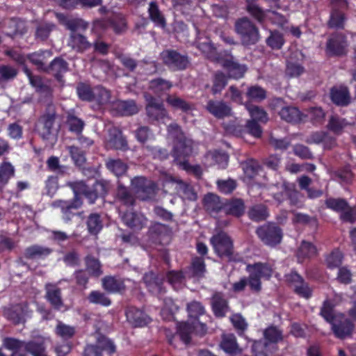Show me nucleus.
Returning <instances> with one entry per match:
<instances>
[{
  "label": "nucleus",
  "mask_w": 356,
  "mask_h": 356,
  "mask_svg": "<svg viewBox=\"0 0 356 356\" xmlns=\"http://www.w3.org/2000/svg\"><path fill=\"white\" fill-rule=\"evenodd\" d=\"M15 170L8 161H3L0 164V191L2 192L9 180L14 177Z\"/></svg>",
  "instance_id": "43"
},
{
  "label": "nucleus",
  "mask_w": 356,
  "mask_h": 356,
  "mask_svg": "<svg viewBox=\"0 0 356 356\" xmlns=\"http://www.w3.org/2000/svg\"><path fill=\"white\" fill-rule=\"evenodd\" d=\"M171 230L168 225L156 222L148 230L149 240L155 244L164 245L170 241Z\"/></svg>",
  "instance_id": "15"
},
{
  "label": "nucleus",
  "mask_w": 356,
  "mask_h": 356,
  "mask_svg": "<svg viewBox=\"0 0 356 356\" xmlns=\"http://www.w3.org/2000/svg\"><path fill=\"white\" fill-rule=\"evenodd\" d=\"M246 10L248 14L259 24L264 23L266 17V12L255 1L246 3Z\"/></svg>",
  "instance_id": "52"
},
{
  "label": "nucleus",
  "mask_w": 356,
  "mask_h": 356,
  "mask_svg": "<svg viewBox=\"0 0 356 356\" xmlns=\"http://www.w3.org/2000/svg\"><path fill=\"white\" fill-rule=\"evenodd\" d=\"M30 309L27 303H16L2 307V315L15 325L24 324Z\"/></svg>",
  "instance_id": "7"
},
{
  "label": "nucleus",
  "mask_w": 356,
  "mask_h": 356,
  "mask_svg": "<svg viewBox=\"0 0 356 356\" xmlns=\"http://www.w3.org/2000/svg\"><path fill=\"white\" fill-rule=\"evenodd\" d=\"M57 117L54 106L48 104L36 124L37 131L42 140H49L57 134L60 128V125L56 122Z\"/></svg>",
  "instance_id": "2"
},
{
  "label": "nucleus",
  "mask_w": 356,
  "mask_h": 356,
  "mask_svg": "<svg viewBox=\"0 0 356 356\" xmlns=\"http://www.w3.org/2000/svg\"><path fill=\"white\" fill-rule=\"evenodd\" d=\"M223 67L227 72V77L235 80L244 77L248 71L245 64H241L233 58L225 59L223 62Z\"/></svg>",
  "instance_id": "22"
},
{
  "label": "nucleus",
  "mask_w": 356,
  "mask_h": 356,
  "mask_svg": "<svg viewBox=\"0 0 356 356\" xmlns=\"http://www.w3.org/2000/svg\"><path fill=\"white\" fill-rule=\"evenodd\" d=\"M281 119L292 124H297L301 122L302 113L295 106H286L282 108L278 112Z\"/></svg>",
  "instance_id": "37"
},
{
  "label": "nucleus",
  "mask_w": 356,
  "mask_h": 356,
  "mask_svg": "<svg viewBox=\"0 0 356 356\" xmlns=\"http://www.w3.org/2000/svg\"><path fill=\"white\" fill-rule=\"evenodd\" d=\"M221 349L227 354L234 355L240 352L236 338L234 334H223L220 343Z\"/></svg>",
  "instance_id": "39"
},
{
  "label": "nucleus",
  "mask_w": 356,
  "mask_h": 356,
  "mask_svg": "<svg viewBox=\"0 0 356 356\" xmlns=\"http://www.w3.org/2000/svg\"><path fill=\"white\" fill-rule=\"evenodd\" d=\"M266 44L272 49H281L285 42L284 35L279 31H270L269 36L266 40Z\"/></svg>",
  "instance_id": "57"
},
{
  "label": "nucleus",
  "mask_w": 356,
  "mask_h": 356,
  "mask_svg": "<svg viewBox=\"0 0 356 356\" xmlns=\"http://www.w3.org/2000/svg\"><path fill=\"white\" fill-rule=\"evenodd\" d=\"M18 74V70L9 65H0V86L3 87L13 81Z\"/></svg>",
  "instance_id": "49"
},
{
  "label": "nucleus",
  "mask_w": 356,
  "mask_h": 356,
  "mask_svg": "<svg viewBox=\"0 0 356 356\" xmlns=\"http://www.w3.org/2000/svg\"><path fill=\"white\" fill-rule=\"evenodd\" d=\"M212 312L216 318H222L226 316L229 311L228 300L222 292L216 291L211 298Z\"/></svg>",
  "instance_id": "19"
},
{
  "label": "nucleus",
  "mask_w": 356,
  "mask_h": 356,
  "mask_svg": "<svg viewBox=\"0 0 356 356\" xmlns=\"http://www.w3.org/2000/svg\"><path fill=\"white\" fill-rule=\"evenodd\" d=\"M51 56L52 52L50 50L40 49L29 54L27 56V58L32 64L35 65L39 70L44 72L47 65L45 64V62Z\"/></svg>",
  "instance_id": "34"
},
{
  "label": "nucleus",
  "mask_w": 356,
  "mask_h": 356,
  "mask_svg": "<svg viewBox=\"0 0 356 356\" xmlns=\"http://www.w3.org/2000/svg\"><path fill=\"white\" fill-rule=\"evenodd\" d=\"M172 87V83L162 78H156L149 81V88L157 96L160 97L168 92Z\"/></svg>",
  "instance_id": "42"
},
{
  "label": "nucleus",
  "mask_w": 356,
  "mask_h": 356,
  "mask_svg": "<svg viewBox=\"0 0 356 356\" xmlns=\"http://www.w3.org/2000/svg\"><path fill=\"white\" fill-rule=\"evenodd\" d=\"M346 37L342 33H334L326 42V53L330 56H342L347 53Z\"/></svg>",
  "instance_id": "10"
},
{
  "label": "nucleus",
  "mask_w": 356,
  "mask_h": 356,
  "mask_svg": "<svg viewBox=\"0 0 356 356\" xmlns=\"http://www.w3.org/2000/svg\"><path fill=\"white\" fill-rule=\"evenodd\" d=\"M88 232L92 235H97L102 229L103 223L100 214L97 213H90L86 221Z\"/></svg>",
  "instance_id": "51"
},
{
  "label": "nucleus",
  "mask_w": 356,
  "mask_h": 356,
  "mask_svg": "<svg viewBox=\"0 0 356 356\" xmlns=\"http://www.w3.org/2000/svg\"><path fill=\"white\" fill-rule=\"evenodd\" d=\"M159 56L163 64L171 71L185 70L190 64L188 56L181 54L175 49H164L160 53Z\"/></svg>",
  "instance_id": "6"
},
{
  "label": "nucleus",
  "mask_w": 356,
  "mask_h": 356,
  "mask_svg": "<svg viewBox=\"0 0 356 356\" xmlns=\"http://www.w3.org/2000/svg\"><path fill=\"white\" fill-rule=\"evenodd\" d=\"M249 218L255 222L265 220L268 217L267 207L263 204H255L248 211Z\"/></svg>",
  "instance_id": "50"
},
{
  "label": "nucleus",
  "mask_w": 356,
  "mask_h": 356,
  "mask_svg": "<svg viewBox=\"0 0 356 356\" xmlns=\"http://www.w3.org/2000/svg\"><path fill=\"white\" fill-rule=\"evenodd\" d=\"M24 349L33 356H47L45 343L42 339L25 342Z\"/></svg>",
  "instance_id": "46"
},
{
  "label": "nucleus",
  "mask_w": 356,
  "mask_h": 356,
  "mask_svg": "<svg viewBox=\"0 0 356 356\" xmlns=\"http://www.w3.org/2000/svg\"><path fill=\"white\" fill-rule=\"evenodd\" d=\"M264 337L268 344H276L283 340L282 331L275 325H270L266 327L264 331Z\"/></svg>",
  "instance_id": "58"
},
{
  "label": "nucleus",
  "mask_w": 356,
  "mask_h": 356,
  "mask_svg": "<svg viewBox=\"0 0 356 356\" xmlns=\"http://www.w3.org/2000/svg\"><path fill=\"white\" fill-rule=\"evenodd\" d=\"M205 209L210 213H218L224 210L225 203L222 202L218 195L213 193L207 194L203 199Z\"/></svg>",
  "instance_id": "36"
},
{
  "label": "nucleus",
  "mask_w": 356,
  "mask_h": 356,
  "mask_svg": "<svg viewBox=\"0 0 356 356\" xmlns=\"http://www.w3.org/2000/svg\"><path fill=\"white\" fill-rule=\"evenodd\" d=\"M330 13L327 26L329 29L343 30L347 20L346 11L349 8L348 0H330Z\"/></svg>",
  "instance_id": "4"
},
{
  "label": "nucleus",
  "mask_w": 356,
  "mask_h": 356,
  "mask_svg": "<svg viewBox=\"0 0 356 356\" xmlns=\"http://www.w3.org/2000/svg\"><path fill=\"white\" fill-rule=\"evenodd\" d=\"M334 307L335 305L330 300H324L321 307L320 315L330 324L337 318L334 315Z\"/></svg>",
  "instance_id": "59"
},
{
  "label": "nucleus",
  "mask_w": 356,
  "mask_h": 356,
  "mask_svg": "<svg viewBox=\"0 0 356 356\" xmlns=\"http://www.w3.org/2000/svg\"><path fill=\"white\" fill-rule=\"evenodd\" d=\"M146 113L149 120L153 121L163 120L168 117V112L163 104L159 102L155 97H150L147 99Z\"/></svg>",
  "instance_id": "18"
},
{
  "label": "nucleus",
  "mask_w": 356,
  "mask_h": 356,
  "mask_svg": "<svg viewBox=\"0 0 356 356\" xmlns=\"http://www.w3.org/2000/svg\"><path fill=\"white\" fill-rule=\"evenodd\" d=\"M166 102L174 109L180 110L182 112L187 113L191 110V106L188 102L175 95H168Z\"/></svg>",
  "instance_id": "63"
},
{
  "label": "nucleus",
  "mask_w": 356,
  "mask_h": 356,
  "mask_svg": "<svg viewBox=\"0 0 356 356\" xmlns=\"http://www.w3.org/2000/svg\"><path fill=\"white\" fill-rule=\"evenodd\" d=\"M168 132L173 141L172 156L183 168L191 172L195 177L200 179L203 172L199 165H192L186 160L193 152V141L187 138L181 127L177 123H171L168 127Z\"/></svg>",
  "instance_id": "1"
},
{
  "label": "nucleus",
  "mask_w": 356,
  "mask_h": 356,
  "mask_svg": "<svg viewBox=\"0 0 356 356\" xmlns=\"http://www.w3.org/2000/svg\"><path fill=\"white\" fill-rule=\"evenodd\" d=\"M235 31L239 36L244 46L253 45L258 42L260 38L259 29L247 17L238 19L234 24Z\"/></svg>",
  "instance_id": "3"
},
{
  "label": "nucleus",
  "mask_w": 356,
  "mask_h": 356,
  "mask_svg": "<svg viewBox=\"0 0 356 356\" xmlns=\"http://www.w3.org/2000/svg\"><path fill=\"white\" fill-rule=\"evenodd\" d=\"M103 289L111 293H123L126 290L124 280L114 276H105L102 279Z\"/></svg>",
  "instance_id": "30"
},
{
  "label": "nucleus",
  "mask_w": 356,
  "mask_h": 356,
  "mask_svg": "<svg viewBox=\"0 0 356 356\" xmlns=\"http://www.w3.org/2000/svg\"><path fill=\"white\" fill-rule=\"evenodd\" d=\"M68 71V63L62 57L58 56L47 65L44 72L52 74L57 81L61 83L63 81L64 74Z\"/></svg>",
  "instance_id": "17"
},
{
  "label": "nucleus",
  "mask_w": 356,
  "mask_h": 356,
  "mask_svg": "<svg viewBox=\"0 0 356 356\" xmlns=\"http://www.w3.org/2000/svg\"><path fill=\"white\" fill-rule=\"evenodd\" d=\"M79 98L85 102H92L94 100V88L85 83H79L76 86Z\"/></svg>",
  "instance_id": "64"
},
{
  "label": "nucleus",
  "mask_w": 356,
  "mask_h": 356,
  "mask_svg": "<svg viewBox=\"0 0 356 356\" xmlns=\"http://www.w3.org/2000/svg\"><path fill=\"white\" fill-rule=\"evenodd\" d=\"M246 96L250 101L261 102L267 97L266 90L259 85L250 86L246 91Z\"/></svg>",
  "instance_id": "56"
},
{
  "label": "nucleus",
  "mask_w": 356,
  "mask_h": 356,
  "mask_svg": "<svg viewBox=\"0 0 356 356\" xmlns=\"http://www.w3.org/2000/svg\"><path fill=\"white\" fill-rule=\"evenodd\" d=\"M343 257V253L339 248L333 249L325 256V261L327 268L334 270L341 267Z\"/></svg>",
  "instance_id": "44"
},
{
  "label": "nucleus",
  "mask_w": 356,
  "mask_h": 356,
  "mask_svg": "<svg viewBox=\"0 0 356 356\" xmlns=\"http://www.w3.org/2000/svg\"><path fill=\"white\" fill-rule=\"evenodd\" d=\"M316 254V247L311 242L302 241L298 249L296 257L299 263H303L306 259H311Z\"/></svg>",
  "instance_id": "38"
},
{
  "label": "nucleus",
  "mask_w": 356,
  "mask_h": 356,
  "mask_svg": "<svg viewBox=\"0 0 356 356\" xmlns=\"http://www.w3.org/2000/svg\"><path fill=\"white\" fill-rule=\"evenodd\" d=\"M23 72L28 77L30 84L35 89L37 92L45 94L51 93L50 86L44 83L43 79L40 76L33 75L27 66H24Z\"/></svg>",
  "instance_id": "32"
},
{
  "label": "nucleus",
  "mask_w": 356,
  "mask_h": 356,
  "mask_svg": "<svg viewBox=\"0 0 356 356\" xmlns=\"http://www.w3.org/2000/svg\"><path fill=\"white\" fill-rule=\"evenodd\" d=\"M247 272L252 271L256 273L261 279L270 280L273 274V268L272 265L267 262H255L249 264L245 268Z\"/></svg>",
  "instance_id": "27"
},
{
  "label": "nucleus",
  "mask_w": 356,
  "mask_h": 356,
  "mask_svg": "<svg viewBox=\"0 0 356 356\" xmlns=\"http://www.w3.org/2000/svg\"><path fill=\"white\" fill-rule=\"evenodd\" d=\"M245 107L252 118L250 120H255V122L261 123L267 122L268 120V114L263 108L254 105L250 102H245Z\"/></svg>",
  "instance_id": "41"
},
{
  "label": "nucleus",
  "mask_w": 356,
  "mask_h": 356,
  "mask_svg": "<svg viewBox=\"0 0 356 356\" xmlns=\"http://www.w3.org/2000/svg\"><path fill=\"white\" fill-rule=\"evenodd\" d=\"M83 202L81 198L77 193H75L74 197L70 200H56L53 202V206L60 208L63 213V218L65 222L70 221L76 215L75 211L79 209Z\"/></svg>",
  "instance_id": "11"
},
{
  "label": "nucleus",
  "mask_w": 356,
  "mask_h": 356,
  "mask_svg": "<svg viewBox=\"0 0 356 356\" xmlns=\"http://www.w3.org/2000/svg\"><path fill=\"white\" fill-rule=\"evenodd\" d=\"M210 243L218 257L229 261H234V242L227 233L218 232L210 238Z\"/></svg>",
  "instance_id": "5"
},
{
  "label": "nucleus",
  "mask_w": 356,
  "mask_h": 356,
  "mask_svg": "<svg viewBox=\"0 0 356 356\" xmlns=\"http://www.w3.org/2000/svg\"><path fill=\"white\" fill-rule=\"evenodd\" d=\"M66 124L69 131L77 136L81 134L85 127L84 121L72 113H69L67 115Z\"/></svg>",
  "instance_id": "54"
},
{
  "label": "nucleus",
  "mask_w": 356,
  "mask_h": 356,
  "mask_svg": "<svg viewBox=\"0 0 356 356\" xmlns=\"http://www.w3.org/2000/svg\"><path fill=\"white\" fill-rule=\"evenodd\" d=\"M87 299L90 303L103 307H108L111 305V300L104 293L99 291H92L88 294Z\"/></svg>",
  "instance_id": "62"
},
{
  "label": "nucleus",
  "mask_w": 356,
  "mask_h": 356,
  "mask_svg": "<svg viewBox=\"0 0 356 356\" xmlns=\"http://www.w3.org/2000/svg\"><path fill=\"white\" fill-rule=\"evenodd\" d=\"M68 45L78 53H83L92 47L87 38L76 32L71 33Z\"/></svg>",
  "instance_id": "29"
},
{
  "label": "nucleus",
  "mask_w": 356,
  "mask_h": 356,
  "mask_svg": "<svg viewBox=\"0 0 356 356\" xmlns=\"http://www.w3.org/2000/svg\"><path fill=\"white\" fill-rule=\"evenodd\" d=\"M108 145L115 149L126 151L129 149V145L126 137L122 134V131L116 127L110 129Z\"/></svg>",
  "instance_id": "26"
},
{
  "label": "nucleus",
  "mask_w": 356,
  "mask_h": 356,
  "mask_svg": "<svg viewBox=\"0 0 356 356\" xmlns=\"http://www.w3.org/2000/svg\"><path fill=\"white\" fill-rule=\"evenodd\" d=\"M116 200L127 207H132L135 204V198L128 188L125 187L120 181L118 182L116 191Z\"/></svg>",
  "instance_id": "40"
},
{
  "label": "nucleus",
  "mask_w": 356,
  "mask_h": 356,
  "mask_svg": "<svg viewBox=\"0 0 356 356\" xmlns=\"http://www.w3.org/2000/svg\"><path fill=\"white\" fill-rule=\"evenodd\" d=\"M224 212L226 215L240 218L244 214L245 204L241 198H234L225 203Z\"/></svg>",
  "instance_id": "35"
},
{
  "label": "nucleus",
  "mask_w": 356,
  "mask_h": 356,
  "mask_svg": "<svg viewBox=\"0 0 356 356\" xmlns=\"http://www.w3.org/2000/svg\"><path fill=\"white\" fill-rule=\"evenodd\" d=\"M207 111L217 119L232 115V107L223 100L210 99L206 105Z\"/></svg>",
  "instance_id": "20"
},
{
  "label": "nucleus",
  "mask_w": 356,
  "mask_h": 356,
  "mask_svg": "<svg viewBox=\"0 0 356 356\" xmlns=\"http://www.w3.org/2000/svg\"><path fill=\"white\" fill-rule=\"evenodd\" d=\"M53 250L48 247L39 245H33L27 247L24 251V257L26 259H45Z\"/></svg>",
  "instance_id": "33"
},
{
  "label": "nucleus",
  "mask_w": 356,
  "mask_h": 356,
  "mask_svg": "<svg viewBox=\"0 0 356 356\" xmlns=\"http://www.w3.org/2000/svg\"><path fill=\"white\" fill-rule=\"evenodd\" d=\"M122 220L127 227L136 229H141L147 222V218L144 215L132 211H125Z\"/></svg>",
  "instance_id": "24"
},
{
  "label": "nucleus",
  "mask_w": 356,
  "mask_h": 356,
  "mask_svg": "<svg viewBox=\"0 0 356 356\" xmlns=\"http://www.w3.org/2000/svg\"><path fill=\"white\" fill-rule=\"evenodd\" d=\"M131 185L143 200L152 198L155 194L156 184L143 177H136L131 179Z\"/></svg>",
  "instance_id": "12"
},
{
  "label": "nucleus",
  "mask_w": 356,
  "mask_h": 356,
  "mask_svg": "<svg viewBox=\"0 0 356 356\" xmlns=\"http://www.w3.org/2000/svg\"><path fill=\"white\" fill-rule=\"evenodd\" d=\"M348 123L345 118H341L337 115H332L328 120L327 129L334 134L339 136L343 133L344 128Z\"/></svg>",
  "instance_id": "45"
},
{
  "label": "nucleus",
  "mask_w": 356,
  "mask_h": 356,
  "mask_svg": "<svg viewBox=\"0 0 356 356\" xmlns=\"http://www.w3.org/2000/svg\"><path fill=\"white\" fill-rule=\"evenodd\" d=\"M95 25L102 29L111 28L115 34H121L127 29L126 19L121 15H114L106 21H97Z\"/></svg>",
  "instance_id": "21"
},
{
  "label": "nucleus",
  "mask_w": 356,
  "mask_h": 356,
  "mask_svg": "<svg viewBox=\"0 0 356 356\" xmlns=\"http://www.w3.org/2000/svg\"><path fill=\"white\" fill-rule=\"evenodd\" d=\"M190 270L193 277L197 278L203 277L206 273L204 259L202 257H195L192 258Z\"/></svg>",
  "instance_id": "55"
},
{
  "label": "nucleus",
  "mask_w": 356,
  "mask_h": 356,
  "mask_svg": "<svg viewBox=\"0 0 356 356\" xmlns=\"http://www.w3.org/2000/svg\"><path fill=\"white\" fill-rule=\"evenodd\" d=\"M310 143H322L324 149H331L337 145V139L326 131H316L311 134Z\"/></svg>",
  "instance_id": "31"
},
{
  "label": "nucleus",
  "mask_w": 356,
  "mask_h": 356,
  "mask_svg": "<svg viewBox=\"0 0 356 356\" xmlns=\"http://www.w3.org/2000/svg\"><path fill=\"white\" fill-rule=\"evenodd\" d=\"M331 101L337 106H345L350 104V97L348 89L345 86H334L330 89Z\"/></svg>",
  "instance_id": "25"
},
{
  "label": "nucleus",
  "mask_w": 356,
  "mask_h": 356,
  "mask_svg": "<svg viewBox=\"0 0 356 356\" xmlns=\"http://www.w3.org/2000/svg\"><path fill=\"white\" fill-rule=\"evenodd\" d=\"M85 264L86 271L91 277H99L102 273V264L99 260L91 254L86 256Z\"/></svg>",
  "instance_id": "47"
},
{
  "label": "nucleus",
  "mask_w": 356,
  "mask_h": 356,
  "mask_svg": "<svg viewBox=\"0 0 356 356\" xmlns=\"http://www.w3.org/2000/svg\"><path fill=\"white\" fill-rule=\"evenodd\" d=\"M127 322L134 327H143L152 322V318L143 310L134 306H128L125 309Z\"/></svg>",
  "instance_id": "14"
},
{
  "label": "nucleus",
  "mask_w": 356,
  "mask_h": 356,
  "mask_svg": "<svg viewBox=\"0 0 356 356\" xmlns=\"http://www.w3.org/2000/svg\"><path fill=\"white\" fill-rule=\"evenodd\" d=\"M330 325L334 335L339 339L352 337L355 329L354 323L343 314H340Z\"/></svg>",
  "instance_id": "13"
},
{
  "label": "nucleus",
  "mask_w": 356,
  "mask_h": 356,
  "mask_svg": "<svg viewBox=\"0 0 356 356\" xmlns=\"http://www.w3.org/2000/svg\"><path fill=\"white\" fill-rule=\"evenodd\" d=\"M46 300L55 310L59 311L64 306L61 289L57 284L48 282L44 285Z\"/></svg>",
  "instance_id": "16"
},
{
  "label": "nucleus",
  "mask_w": 356,
  "mask_h": 356,
  "mask_svg": "<svg viewBox=\"0 0 356 356\" xmlns=\"http://www.w3.org/2000/svg\"><path fill=\"white\" fill-rule=\"evenodd\" d=\"M143 282L148 292L154 296H158L166 293L165 275L163 274L148 271L143 275Z\"/></svg>",
  "instance_id": "9"
},
{
  "label": "nucleus",
  "mask_w": 356,
  "mask_h": 356,
  "mask_svg": "<svg viewBox=\"0 0 356 356\" xmlns=\"http://www.w3.org/2000/svg\"><path fill=\"white\" fill-rule=\"evenodd\" d=\"M111 97V91L102 86L94 87V100L99 106L107 104Z\"/></svg>",
  "instance_id": "53"
},
{
  "label": "nucleus",
  "mask_w": 356,
  "mask_h": 356,
  "mask_svg": "<svg viewBox=\"0 0 356 356\" xmlns=\"http://www.w3.org/2000/svg\"><path fill=\"white\" fill-rule=\"evenodd\" d=\"M148 13L149 19L156 25L164 27L166 24L165 17L161 14L158 4L155 1H151L149 5Z\"/></svg>",
  "instance_id": "61"
},
{
  "label": "nucleus",
  "mask_w": 356,
  "mask_h": 356,
  "mask_svg": "<svg viewBox=\"0 0 356 356\" xmlns=\"http://www.w3.org/2000/svg\"><path fill=\"white\" fill-rule=\"evenodd\" d=\"M193 333V326L191 321L181 322L177 325V333L175 335L168 337V341L170 345H173V339L178 335L180 339L185 343L188 344L191 341V334Z\"/></svg>",
  "instance_id": "28"
},
{
  "label": "nucleus",
  "mask_w": 356,
  "mask_h": 356,
  "mask_svg": "<svg viewBox=\"0 0 356 356\" xmlns=\"http://www.w3.org/2000/svg\"><path fill=\"white\" fill-rule=\"evenodd\" d=\"M256 234L265 245L271 247L280 244L283 236L282 229L275 223H268L259 227Z\"/></svg>",
  "instance_id": "8"
},
{
  "label": "nucleus",
  "mask_w": 356,
  "mask_h": 356,
  "mask_svg": "<svg viewBox=\"0 0 356 356\" xmlns=\"http://www.w3.org/2000/svg\"><path fill=\"white\" fill-rule=\"evenodd\" d=\"M55 334L60 337L63 340H69L72 339L75 333L76 329L75 327L66 325L61 321H58L56 327H55Z\"/></svg>",
  "instance_id": "60"
},
{
  "label": "nucleus",
  "mask_w": 356,
  "mask_h": 356,
  "mask_svg": "<svg viewBox=\"0 0 356 356\" xmlns=\"http://www.w3.org/2000/svg\"><path fill=\"white\" fill-rule=\"evenodd\" d=\"M113 112L121 116H130L138 112L137 105L134 100H117L113 102Z\"/></svg>",
  "instance_id": "23"
},
{
  "label": "nucleus",
  "mask_w": 356,
  "mask_h": 356,
  "mask_svg": "<svg viewBox=\"0 0 356 356\" xmlns=\"http://www.w3.org/2000/svg\"><path fill=\"white\" fill-rule=\"evenodd\" d=\"M227 82L228 77L222 72L217 71L215 72L212 79V86L211 88L212 95L220 94L227 85Z\"/></svg>",
  "instance_id": "48"
}]
</instances>
